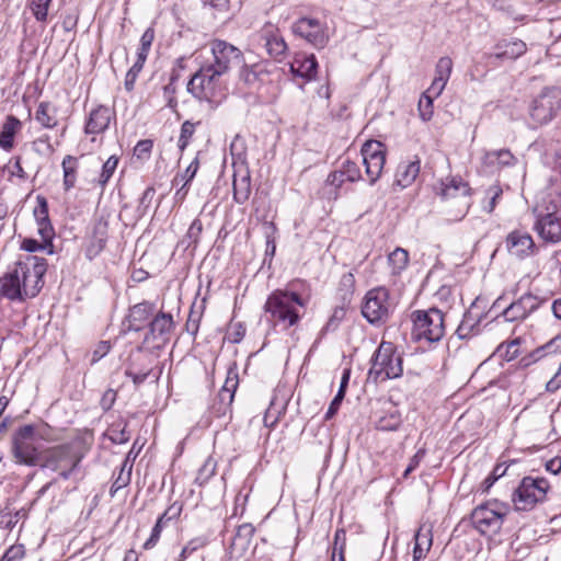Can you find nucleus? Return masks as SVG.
Here are the masks:
<instances>
[{
    "label": "nucleus",
    "instance_id": "f257e3e1",
    "mask_svg": "<svg viewBox=\"0 0 561 561\" xmlns=\"http://www.w3.org/2000/svg\"><path fill=\"white\" fill-rule=\"evenodd\" d=\"M46 268L47 263L43 257L27 256L25 262H18L2 279L3 296L11 300L35 297L43 287Z\"/></svg>",
    "mask_w": 561,
    "mask_h": 561
},
{
    "label": "nucleus",
    "instance_id": "f03ea898",
    "mask_svg": "<svg viewBox=\"0 0 561 561\" xmlns=\"http://www.w3.org/2000/svg\"><path fill=\"white\" fill-rule=\"evenodd\" d=\"M307 304L308 301L296 291L275 289L268 295L264 311L270 314L274 325L289 329L300 322Z\"/></svg>",
    "mask_w": 561,
    "mask_h": 561
},
{
    "label": "nucleus",
    "instance_id": "7ed1b4c3",
    "mask_svg": "<svg viewBox=\"0 0 561 561\" xmlns=\"http://www.w3.org/2000/svg\"><path fill=\"white\" fill-rule=\"evenodd\" d=\"M535 229L547 242L561 241V194L549 193L536 209Z\"/></svg>",
    "mask_w": 561,
    "mask_h": 561
},
{
    "label": "nucleus",
    "instance_id": "20e7f679",
    "mask_svg": "<svg viewBox=\"0 0 561 561\" xmlns=\"http://www.w3.org/2000/svg\"><path fill=\"white\" fill-rule=\"evenodd\" d=\"M402 357L391 342H381L371 359L368 378L375 383L401 377Z\"/></svg>",
    "mask_w": 561,
    "mask_h": 561
},
{
    "label": "nucleus",
    "instance_id": "39448f33",
    "mask_svg": "<svg viewBox=\"0 0 561 561\" xmlns=\"http://www.w3.org/2000/svg\"><path fill=\"white\" fill-rule=\"evenodd\" d=\"M36 427L25 424L15 430L12 435V455L15 462L30 467L39 466L43 455L35 444Z\"/></svg>",
    "mask_w": 561,
    "mask_h": 561
},
{
    "label": "nucleus",
    "instance_id": "423d86ee",
    "mask_svg": "<svg viewBox=\"0 0 561 561\" xmlns=\"http://www.w3.org/2000/svg\"><path fill=\"white\" fill-rule=\"evenodd\" d=\"M413 322V337L438 342L445 334L444 313L436 309L416 310L411 314Z\"/></svg>",
    "mask_w": 561,
    "mask_h": 561
},
{
    "label": "nucleus",
    "instance_id": "0eeeda50",
    "mask_svg": "<svg viewBox=\"0 0 561 561\" xmlns=\"http://www.w3.org/2000/svg\"><path fill=\"white\" fill-rule=\"evenodd\" d=\"M220 78V75L204 64L190 79L187 91L199 101L217 102L224 95Z\"/></svg>",
    "mask_w": 561,
    "mask_h": 561
},
{
    "label": "nucleus",
    "instance_id": "6e6552de",
    "mask_svg": "<svg viewBox=\"0 0 561 561\" xmlns=\"http://www.w3.org/2000/svg\"><path fill=\"white\" fill-rule=\"evenodd\" d=\"M82 456L70 445L64 444L47 449L43 454L41 467L58 471L64 480H68L81 462Z\"/></svg>",
    "mask_w": 561,
    "mask_h": 561
},
{
    "label": "nucleus",
    "instance_id": "1a4fd4ad",
    "mask_svg": "<svg viewBox=\"0 0 561 561\" xmlns=\"http://www.w3.org/2000/svg\"><path fill=\"white\" fill-rule=\"evenodd\" d=\"M561 110V90L554 87L542 89L533 101L529 115L534 127L542 126L551 122Z\"/></svg>",
    "mask_w": 561,
    "mask_h": 561
},
{
    "label": "nucleus",
    "instance_id": "9d476101",
    "mask_svg": "<svg viewBox=\"0 0 561 561\" xmlns=\"http://www.w3.org/2000/svg\"><path fill=\"white\" fill-rule=\"evenodd\" d=\"M209 47L213 61L205 62V65L221 77L227 75L233 67H238L244 61L241 49L224 39L216 38L210 41Z\"/></svg>",
    "mask_w": 561,
    "mask_h": 561
},
{
    "label": "nucleus",
    "instance_id": "9b49d317",
    "mask_svg": "<svg viewBox=\"0 0 561 561\" xmlns=\"http://www.w3.org/2000/svg\"><path fill=\"white\" fill-rule=\"evenodd\" d=\"M549 482L543 478L525 477L514 491L512 501L517 511H529L546 499Z\"/></svg>",
    "mask_w": 561,
    "mask_h": 561
},
{
    "label": "nucleus",
    "instance_id": "f8f14e48",
    "mask_svg": "<svg viewBox=\"0 0 561 561\" xmlns=\"http://www.w3.org/2000/svg\"><path fill=\"white\" fill-rule=\"evenodd\" d=\"M171 313L158 312L149 322V330L144 336L142 347L148 351L163 348L171 340L174 330Z\"/></svg>",
    "mask_w": 561,
    "mask_h": 561
},
{
    "label": "nucleus",
    "instance_id": "ddd939ff",
    "mask_svg": "<svg viewBox=\"0 0 561 561\" xmlns=\"http://www.w3.org/2000/svg\"><path fill=\"white\" fill-rule=\"evenodd\" d=\"M438 195L445 202H450V206L456 207L455 219L462 218L470 208L471 188L468 183L461 179L450 178L442 182Z\"/></svg>",
    "mask_w": 561,
    "mask_h": 561
},
{
    "label": "nucleus",
    "instance_id": "4468645a",
    "mask_svg": "<svg viewBox=\"0 0 561 561\" xmlns=\"http://www.w3.org/2000/svg\"><path fill=\"white\" fill-rule=\"evenodd\" d=\"M504 517L505 512L497 502H488L473 510L471 523L480 534L494 535L501 529Z\"/></svg>",
    "mask_w": 561,
    "mask_h": 561
},
{
    "label": "nucleus",
    "instance_id": "2eb2a0df",
    "mask_svg": "<svg viewBox=\"0 0 561 561\" xmlns=\"http://www.w3.org/2000/svg\"><path fill=\"white\" fill-rule=\"evenodd\" d=\"M362 313L370 323L385 322L390 313L388 290L383 287L370 289L366 294Z\"/></svg>",
    "mask_w": 561,
    "mask_h": 561
},
{
    "label": "nucleus",
    "instance_id": "dca6fc26",
    "mask_svg": "<svg viewBox=\"0 0 561 561\" xmlns=\"http://www.w3.org/2000/svg\"><path fill=\"white\" fill-rule=\"evenodd\" d=\"M547 299L540 298L531 293H525L517 299L503 308L501 316L507 322L524 321L529 314L535 312Z\"/></svg>",
    "mask_w": 561,
    "mask_h": 561
},
{
    "label": "nucleus",
    "instance_id": "f3484780",
    "mask_svg": "<svg viewBox=\"0 0 561 561\" xmlns=\"http://www.w3.org/2000/svg\"><path fill=\"white\" fill-rule=\"evenodd\" d=\"M291 30L317 49L324 48L329 43L327 27L317 19L301 18L293 24Z\"/></svg>",
    "mask_w": 561,
    "mask_h": 561
},
{
    "label": "nucleus",
    "instance_id": "a211bd4d",
    "mask_svg": "<svg viewBox=\"0 0 561 561\" xmlns=\"http://www.w3.org/2000/svg\"><path fill=\"white\" fill-rule=\"evenodd\" d=\"M363 163L370 184H374L381 175L385 162L386 150L378 140L366 141L362 147Z\"/></svg>",
    "mask_w": 561,
    "mask_h": 561
},
{
    "label": "nucleus",
    "instance_id": "6ab92c4d",
    "mask_svg": "<svg viewBox=\"0 0 561 561\" xmlns=\"http://www.w3.org/2000/svg\"><path fill=\"white\" fill-rule=\"evenodd\" d=\"M259 36L272 58L280 61L286 57L287 44L274 24L266 23L260 31Z\"/></svg>",
    "mask_w": 561,
    "mask_h": 561
},
{
    "label": "nucleus",
    "instance_id": "aec40b11",
    "mask_svg": "<svg viewBox=\"0 0 561 561\" xmlns=\"http://www.w3.org/2000/svg\"><path fill=\"white\" fill-rule=\"evenodd\" d=\"M517 158L508 149L485 151L482 156V165L485 172L494 173L503 168L513 167Z\"/></svg>",
    "mask_w": 561,
    "mask_h": 561
},
{
    "label": "nucleus",
    "instance_id": "412c9836",
    "mask_svg": "<svg viewBox=\"0 0 561 561\" xmlns=\"http://www.w3.org/2000/svg\"><path fill=\"white\" fill-rule=\"evenodd\" d=\"M156 305L149 301H142L129 308L127 316L128 329L133 331H140L154 317Z\"/></svg>",
    "mask_w": 561,
    "mask_h": 561
},
{
    "label": "nucleus",
    "instance_id": "4be33fe9",
    "mask_svg": "<svg viewBox=\"0 0 561 561\" xmlns=\"http://www.w3.org/2000/svg\"><path fill=\"white\" fill-rule=\"evenodd\" d=\"M507 250L517 257H524L534 253L535 242L527 232L512 231L506 237Z\"/></svg>",
    "mask_w": 561,
    "mask_h": 561
},
{
    "label": "nucleus",
    "instance_id": "5701e85b",
    "mask_svg": "<svg viewBox=\"0 0 561 561\" xmlns=\"http://www.w3.org/2000/svg\"><path fill=\"white\" fill-rule=\"evenodd\" d=\"M318 62L313 54H297L290 62V72L307 81H310L317 76Z\"/></svg>",
    "mask_w": 561,
    "mask_h": 561
},
{
    "label": "nucleus",
    "instance_id": "b1692460",
    "mask_svg": "<svg viewBox=\"0 0 561 561\" xmlns=\"http://www.w3.org/2000/svg\"><path fill=\"white\" fill-rule=\"evenodd\" d=\"M494 49L493 54L485 55L488 59H516L526 53L527 46L522 39H512L499 42Z\"/></svg>",
    "mask_w": 561,
    "mask_h": 561
},
{
    "label": "nucleus",
    "instance_id": "393cba45",
    "mask_svg": "<svg viewBox=\"0 0 561 561\" xmlns=\"http://www.w3.org/2000/svg\"><path fill=\"white\" fill-rule=\"evenodd\" d=\"M358 165L350 160H345L341 168L328 175L327 183L340 188L345 182H356L360 179Z\"/></svg>",
    "mask_w": 561,
    "mask_h": 561
},
{
    "label": "nucleus",
    "instance_id": "a878e982",
    "mask_svg": "<svg viewBox=\"0 0 561 561\" xmlns=\"http://www.w3.org/2000/svg\"><path fill=\"white\" fill-rule=\"evenodd\" d=\"M111 110L107 106L100 105L91 111L85 124L87 134H101L107 129L111 122Z\"/></svg>",
    "mask_w": 561,
    "mask_h": 561
},
{
    "label": "nucleus",
    "instance_id": "bb28decb",
    "mask_svg": "<svg viewBox=\"0 0 561 561\" xmlns=\"http://www.w3.org/2000/svg\"><path fill=\"white\" fill-rule=\"evenodd\" d=\"M421 170L420 159L402 162L398 165L396 172V183L405 188L414 183Z\"/></svg>",
    "mask_w": 561,
    "mask_h": 561
},
{
    "label": "nucleus",
    "instance_id": "cd10ccee",
    "mask_svg": "<svg viewBox=\"0 0 561 561\" xmlns=\"http://www.w3.org/2000/svg\"><path fill=\"white\" fill-rule=\"evenodd\" d=\"M561 352V334L556 335L546 344L537 347L530 354L522 358V364L528 366L542 357Z\"/></svg>",
    "mask_w": 561,
    "mask_h": 561
},
{
    "label": "nucleus",
    "instance_id": "c85d7f7f",
    "mask_svg": "<svg viewBox=\"0 0 561 561\" xmlns=\"http://www.w3.org/2000/svg\"><path fill=\"white\" fill-rule=\"evenodd\" d=\"M22 124L19 118L13 115L7 116L0 130V148L9 151L13 148L14 136L21 128Z\"/></svg>",
    "mask_w": 561,
    "mask_h": 561
},
{
    "label": "nucleus",
    "instance_id": "c756f323",
    "mask_svg": "<svg viewBox=\"0 0 561 561\" xmlns=\"http://www.w3.org/2000/svg\"><path fill=\"white\" fill-rule=\"evenodd\" d=\"M415 545L413 549V561H420L426 557V553L432 547V533L431 529L420 527L415 536Z\"/></svg>",
    "mask_w": 561,
    "mask_h": 561
},
{
    "label": "nucleus",
    "instance_id": "7c9ffc66",
    "mask_svg": "<svg viewBox=\"0 0 561 561\" xmlns=\"http://www.w3.org/2000/svg\"><path fill=\"white\" fill-rule=\"evenodd\" d=\"M64 179L62 185L65 191H70L75 187L78 175L79 159L71 154H67L61 162Z\"/></svg>",
    "mask_w": 561,
    "mask_h": 561
},
{
    "label": "nucleus",
    "instance_id": "2f4dec72",
    "mask_svg": "<svg viewBox=\"0 0 561 561\" xmlns=\"http://www.w3.org/2000/svg\"><path fill=\"white\" fill-rule=\"evenodd\" d=\"M251 194V180L249 174L233 176V199L238 204H244Z\"/></svg>",
    "mask_w": 561,
    "mask_h": 561
},
{
    "label": "nucleus",
    "instance_id": "473e14b6",
    "mask_svg": "<svg viewBox=\"0 0 561 561\" xmlns=\"http://www.w3.org/2000/svg\"><path fill=\"white\" fill-rule=\"evenodd\" d=\"M35 119L45 128H54L58 124L56 110L48 102L39 103L35 113Z\"/></svg>",
    "mask_w": 561,
    "mask_h": 561
},
{
    "label": "nucleus",
    "instance_id": "72a5a7b5",
    "mask_svg": "<svg viewBox=\"0 0 561 561\" xmlns=\"http://www.w3.org/2000/svg\"><path fill=\"white\" fill-rule=\"evenodd\" d=\"M240 75L239 78L241 81H243L248 85H253L257 81L261 80V75H263V70L260 65H247L241 64Z\"/></svg>",
    "mask_w": 561,
    "mask_h": 561
},
{
    "label": "nucleus",
    "instance_id": "f704fd0d",
    "mask_svg": "<svg viewBox=\"0 0 561 561\" xmlns=\"http://www.w3.org/2000/svg\"><path fill=\"white\" fill-rule=\"evenodd\" d=\"M480 319L473 317L471 312L465 313L460 324L458 325L456 333L459 339H469L476 329L479 325Z\"/></svg>",
    "mask_w": 561,
    "mask_h": 561
},
{
    "label": "nucleus",
    "instance_id": "c9c22d12",
    "mask_svg": "<svg viewBox=\"0 0 561 561\" xmlns=\"http://www.w3.org/2000/svg\"><path fill=\"white\" fill-rule=\"evenodd\" d=\"M202 232H203L202 221L198 218H196L193 220V222L188 227V230H187L185 237L181 241L182 244H184L186 249H188L191 247L195 249L199 241Z\"/></svg>",
    "mask_w": 561,
    "mask_h": 561
},
{
    "label": "nucleus",
    "instance_id": "e433bc0d",
    "mask_svg": "<svg viewBox=\"0 0 561 561\" xmlns=\"http://www.w3.org/2000/svg\"><path fill=\"white\" fill-rule=\"evenodd\" d=\"M389 263L392 266L393 273L402 272L409 263V253L402 248H397L388 256Z\"/></svg>",
    "mask_w": 561,
    "mask_h": 561
},
{
    "label": "nucleus",
    "instance_id": "4c0bfd02",
    "mask_svg": "<svg viewBox=\"0 0 561 561\" xmlns=\"http://www.w3.org/2000/svg\"><path fill=\"white\" fill-rule=\"evenodd\" d=\"M201 122H197V123H192L191 121H185L182 126H181V133H180V137H179V142H178V146H179V149L180 151H184L185 148L187 147L191 138L193 137L194 133H195V128L197 125H199Z\"/></svg>",
    "mask_w": 561,
    "mask_h": 561
},
{
    "label": "nucleus",
    "instance_id": "58836bf2",
    "mask_svg": "<svg viewBox=\"0 0 561 561\" xmlns=\"http://www.w3.org/2000/svg\"><path fill=\"white\" fill-rule=\"evenodd\" d=\"M51 0H30V8L38 22H45Z\"/></svg>",
    "mask_w": 561,
    "mask_h": 561
},
{
    "label": "nucleus",
    "instance_id": "ea45409f",
    "mask_svg": "<svg viewBox=\"0 0 561 561\" xmlns=\"http://www.w3.org/2000/svg\"><path fill=\"white\" fill-rule=\"evenodd\" d=\"M118 164V158L116 156H111L103 164L102 172L98 180L99 184L104 187L110 179L112 178L114 171L116 170Z\"/></svg>",
    "mask_w": 561,
    "mask_h": 561
},
{
    "label": "nucleus",
    "instance_id": "a19ab883",
    "mask_svg": "<svg viewBox=\"0 0 561 561\" xmlns=\"http://www.w3.org/2000/svg\"><path fill=\"white\" fill-rule=\"evenodd\" d=\"M216 461L211 458V457H208L205 462L203 463V466L199 468L198 470V473H197V477H196V481L202 485L206 482H208V480L215 474L216 472Z\"/></svg>",
    "mask_w": 561,
    "mask_h": 561
},
{
    "label": "nucleus",
    "instance_id": "79ce46f5",
    "mask_svg": "<svg viewBox=\"0 0 561 561\" xmlns=\"http://www.w3.org/2000/svg\"><path fill=\"white\" fill-rule=\"evenodd\" d=\"M130 474H131V465L127 468V461H125L122 466L118 477L112 484L111 492L112 493L117 492L118 490L128 485V483L130 481Z\"/></svg>",
    "mask_w": 561,
    "mask_h": 561
},
{
    "label": "nucleus",
    "instance_id": "37998d69",
    "mask_svg": "<svg viewBox=\"0 0 561 561\" xmlns=\"http://www.w3.org/2000/svg\"><path fill=\"white\" fill-rule=\"evenodd\" d=\"M153 39H154V30L152 27H148L144 32V34L140 38V47L137 51V56H139V57L142 56L144 58L147 59Z\"/></svg>",
    "mask_w": 561,
    "mask_h": 561
},
{
    "label": "nucleus",
    "instance_id": "c03bdc74",
    "mask_svg": "<svg viewBox=\"0 0 561 561\" xmlns=\"http://www.w3.org/2000/svg\"><path fill=\"white\" fill-rule=\"evenodd\" d=\"M419 111H420V116L423 121L431 119V117L433 115V96L432 95H430L427 93H423L422 98L419 101Z\"/></svg>",
    "mask_w": 561,
    "mask_h": 561
},
{
    "label": "nucleus",
    "instance_id": "a18cd8bd",
    "mask_svg": "<svg viewBox=\"0 0 561 561\" xmlns=\"http://www.w3.org/2000/svg\"><path fill=\"white\" fill-rule=\"evenodd\" d=\"M401 424V419L398 414L392 413L389 416H383L377 422V428L381 431H396Z\"/></svg>",
    "mask_w": 561,
    "mask_h": 561
},
{
    "label": "nucleus",
    "instance_id": "49530a36",
    "mask_svg": "<svg viewBox=\"0 0 561 561\" xmlns=\"http://www.w3.org/2000/svg\"><path fill=\"white\" fill-rule=\"evenodd\" d=\"M502 193L503 191L499 185H492L488 188L486 194L489 196V201L483 205V209L486 213L491 214L494 210L499 198L502 196Z\"/></svg>",
    "mask_w": 561,
    "mask_h": 561
},
{
    "label": "nucleus",
    "instance_id": "de8ad7c7",
    "mask_svg": "<svg viewBox=\"0 0 561 561\" xmlns=\"http://www.w3.org/2000/svg\"><path fill=\"white\" fill-rule=\"evenodd\" d=\"M453 69V60L449 57H442L438 59L436 64V76L435 78H440L448 80Z\"/></svg>",
    "mask_w": 561,
    "mask_h": 561
},
{
    "label": "nucleus",
    "instance_id": "09e8293b",
    "mask_svg": "<svg viewBox=\"0 0 561 561\" xmlns=\"http://www.w3.org/2000/svg\"><path fill=\"white\" fill-rule=\"evenodd\" d=\"M239 385V375L237 368L230 367L227 371L226 380L220 390L234 394Z\"/></svg>",
    "mask_w": 561,
    "mask_h": 561
},
{
    "label": "nucleus",
    "instance_id": "8fccbe9b",
    "mask_svg": "<svg viewBox=\"0 0 561 561\" xmlns=\"http://www.w3.org/2000/svg\"><path fill=\"white\" fill-rule=\"evenodd\" d=\"M156 195V190L152 186L147 187L141 197L139 198V205L137 207V211L139 215L144 216L148 208L151 205V202Z\"/></svg>",
    "mask_w": 561,
    "mask_h": 561
},
{
    "label": "nucleus",
    "instance_id": "3c124183",
    "mask_svg": "<svg viewBox=\"0 0 561 561\" xmlns=\"http://www.w3.org/2000/svg\"><path fill=\"white\" fill-rule=\"evenodd\" d=\"M163 527H164V524L161 523V519H157V523L151 530L150 537L145 541V543L142 546V548L145 550H151L152 548L156 547V545L158 543V541L160 539L161 531H162Z\"/></svg>",
    "mask_w": 561,
    "mask_h": 561
},
{
    "label": "nucleus",
    "instance_id": "603ef678",
    "mask_svg": "<svg viewBox=\"0 0 561 561\" xmlns=\"http://www.w3.org/2000/svg\"><path fill=\"white\" fill-rule=\"evenodd\" d=\"M38 226V234L42 237L45 243H51V239L55 234L54 228L49 219H44L43 221L36 220Z\"/></svg>",
    "mask_w": 561,
    "mask_h": 561
},
{
    "label": "nucleus",
    "instance_id": "864d4df0",
    "mask_svg": "<svg viewBox=\"0 0 561 561\" xmlns=\"http://www.w3.org/2000/svg\"><path fill=\"white\" fill-rule=\"evenodd\" d=\"M106 239L92 237L88 248L87 255L89 259H93L99 255L106 245Z\"/></svg>",
    "mask_w": 561,
    "mask_h": 561
},
{
    "label": "nucleus",
    "instance_id": "5fc2aeb1",
    "mask_svg": "<svg viewBox=\"0 0 561 561\" xmlns=\"http://www.w3.org/2000/svg\"><path fill=\"white\" fill-rule=\"evenodd\" d=\"M153 147V142L150 139H144L137 142L134 148V153L138 159H146L149 157Z\"/></svg>",
    "mask_w": 561,
    "mask_h": 561
},
{
    "label": "nucleus",
    "instance_id": "6e6d98bb",
    "mask_svg": "<svg viewBox=\"0 0 561 561\" xmlns=\"http://www.w3.org/2000/svg\"><path fill=\"white\" fill-rule=\"evenodd\" d=\"M245 334V328L242 323H232L228 329V340L231 343H239Z\"/></svg>",
    "mask_w": 561,
    "mask_h": 561
},
{
    "label": "nucleus",
    "instance_id": "4d7b16f0",
    "mask_svg": "<svg viewBox=\"0 0 561 561\" xmlns=\"http://www.w3.org/2000/svg\"><path fill=\"white\" fill-rule=\"evenodd\" d=\"M174 81H175V78L172 77L170 79V82L167 85H164V88H163L164 98L168 100L167 105L172 110H174L178 106V101L174 96L175 92H176Z\"/></svg>",
    "mask_w": 561,
    "mask_h": 561
},
{
    "label": "nucleus",
    "instance_id": "13d9d810",
    "mask_svg": "<svg viewBox=\"0 0 561 561\" xmlns=\"http://www.w3.org/2000/svg\"><path fill=\"white\" fill-rule=\"evenodd\" d=\"M37 206L34 209V216L36 220L43 221L49 219L48 216V203L44 196H37Z\"/></svg>",
    "mask_w": 561,
    "mask_h": 561
},
{
    "label": "nucleus",
    "instance_id": "bf43d9fd",
    "mask_svg": "<svg viewBox=\"0 0 561 561\" xmlns=\"http://www.w3.org/2000/svg\"><path fill=\"white\" fill-rule=\"evenodd\" d=\"M234 394L229 393L227 391L219 390L217 396V401L219 402V405H222V409L220 410V413L228 414L230 413L231 403L233 401Z\"/></svg>",
    "mask_w": 561,
    "mask_h": 561
},
{
    "label": "nucleus",
    "instance_id": "052dcab7",
    "mask_svg": "<svg viewBox=\"0 0 561 561\" xmlns=\"http://www.w3.org/2000/svg\"><path fill=\"white\" fill-rule=\"evenodd\" d=\"M425 454L426 450L424 448H421L415 453V455L410 459V462L403 472V478H408L409 474L419 467L420 462L425 457Z\"/></svg>",
    "mask_w": 561,
    "mask_h": 561
},
{
    "label": "nucleus",
    "instance_id": "680f3d73",
    "mask_svg": "<svg viewBox=\"0 0 561 561\" xmlns=\"http://www.w3.org/2000/svg\"><path fill=\"white\" fill-rule=\"evenodd\" d=\"M199 322H201V314L195 313L193 310L190 312L188 319L185 323L186 331L193 335L196 336L198 329H199Z\"/></svg>",
    "mask_w": 561,
    "mask_h": 561
},
{
    "label": "nucleus",
    "instance_id": "e2e57ef3",
    "mask_svg": "<svg viewBox=\"0 0 561 561\" xmlns=\"http://www.w3.org/2000/svg\"><path fill=\"white\" fill-rule=\"evenodd\" d=\"M150 371H151L150 368L140 369L138 371H134L133 369H127L125 371V374H126V376L131 378L133 382L136 386H139L148 378V376L150 375Z\"/></svg>",
    "mask_w": 561,
    "mask_h": 561
},
{
    "label": "nucleus",
    "instance_id": "0e129e2a",
    "mask_svg": "<svg viewBox=\"0 0 561 561\" xmlns=\"http://www.w3.org/2000/svg\"><path fill=\"white\" fill-rule=\"evenodd\" d=\"M255 528L252 524L245 523L238 527L236 538L249 541L254 535Z\"/></svg>",
    "mask_w": 561,
    "mask_h": 561
},
{
    "label": "nucleus",
    "instance_id": "69168bd1",
    "mask_svg": "<svg viewBox=\"0 0 561 561\" xmlns=\"http://www.w3.org/2000/svg\"><path fill=\"white\" fill-rule=\"evenodd\" d=\"M108 234V224L104 219H99L93 227L92 237L102 238L107 240Z\"/></svg>",
    "mask_w": 561,
    "mask_h": 561
},
{
    "label": "nucleus",
    "instance_id": "338daca9",
    "mask_svg": "<svg viewBox=\"0 0 561 561\" xmlns=\"http://www.w3.org/2000/svg\"><path fill=\"white\" fill-rule=\"evenodd\" d=\"M447 81L448 80H445V79L434 78L431 87L428 88V90L425 93L432 95L433 98H437L443 92Z\"/></svg>",
    "mask_w": 561,
    "mask_h": 561
},
{
    "label": "nucleus",
    "instance_id": "774afa93",
    "mask_svg": "<svg viewBox=\"0 0 561 561\" xmlns=\"http://www.w3.org/2000/svg\"><path fill=\"white\" fill-rule=\"evenodd\" d=\"M561 388V364L557 374L547 382L546 390L548 392H556Z\"/></svg>",
    "mask_w": 561,
    "mask_h": 561
}]
</instances>
